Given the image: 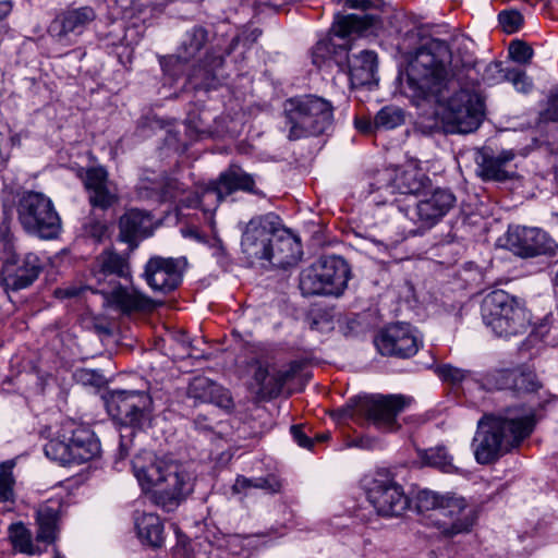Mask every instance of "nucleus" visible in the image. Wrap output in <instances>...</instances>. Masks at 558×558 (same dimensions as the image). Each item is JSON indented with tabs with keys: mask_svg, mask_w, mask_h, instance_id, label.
I'll return each instance as SVG.
<instances>
[{
	"mask_svg": "<svg viewBox=\"0 0 558 558\" xmlns=\"http://www.w3.org/2000/svg\"><path fill=\"white\" fill-rule=\"evenodd\" d=\"M535 426V415L523 408L486 413L478 421L471 442L474 459L488 465L519 448Z\"/></svg>",
	"mask_w": 558,
	"mask_h": 558,
	"instance_id": "f257e3e1",
	"label": "nucleus"
},
{
	"mask_svg": "<svg viewBox=\"0 0 558 558\" xmlns=\"http://www.w3.org/2000/svg\"><path fill=\"white\" fill-rule=\"evenodd\" d=\"M132 469L143 490H153V502L167 512L194 490L196 475L187 464L144 452L133 459Z\"/></svg>",
	"mask_w": 558,
	"mask_h": 558,
	"instance_id": "f03ea898",
	"label": "nucleus"
},
{
	"mask_svg": "<svg viewBox=\"0 0 558 558\" xmlns=\"http://www.w3.org/2000/svg\"><path fill=\"white\" fill-rule=\"evenodd\" d=\"M449 56L450 48L441 39H432L420 48L407 69L402 85L404 95L417 106L422 101L437 104L442 100L446 92H450L456 84L446 68Z\"/></svg>",
	"mask_w": 558,
	"mask_h": 558,
	"instance_id": "7ed1b4c3",
	"label": "nucleus"
},
{
	"mask_svg": "<svg viewBox=\"0 0 558 558\" xmlns=\"http://www.w3.org/2000/svg\"><path fill=\"white\" fill-rule=\"evenodd\" d=\"M481 314L485 326L505 339L522 336L531 326L524 302L504 290L492 291L483 299Z\"/></svg>",
	"mask_w": 558,
	"mask_h": 558,
	"instance_id": "20e7f679",
	"label": "nucleus"
},
{
	"mask_svg": "<svg viewBox=\"0 0 558 558\" xmlns=\"http://www.w3.org/2000/svg\"><path fill=\"white\" fill-rule=\"evenodd\" d=\"M437 105L451 133L468 134L476 131L485 118V100L474 86H463L460 78Z\"/></svg>",
	"mask_w": 558,
	"mask_h": 558,
	"instance_id": "39448f33",
	"label": "nucleus"
},
{
	"mask_svg": "<svg viewBox=\"0 0 558 558\" xmlns=\"http://www.w3.org/2000/svg\"><path fill=\"white\" fill-rule=\"evenodd\" d=\"M283 114L288 138L296 141L326 132L332 124L333 109L328 100L305 95L287 99Z\"/></svg>",
	"mask_w": 558,
	"mask_h": 558,
	"instance_id": "423d86ee",
	"label": "nucleus"
},
{
	"mask_svg": "<svg viewBox=\"0 0 558 558\" xmlns=\"http://www.w3.org/2000/svg\"><path fill=\"white\" fill-rule=\"evenodd\" d=\"M349 278L350 268L342 257L325 256L301 272L299 287L305 296H339L347 289Z\"/></svg>",
	"mask_w": 558,
	"mask_h": 558,
	"instance_id": "0eeeda50",
	"label": "nucleus"
},
{
	"mask_svg": "<svg viewBox=\"0 0 558 558\" xmlns=\"http://www.w3.org/2000/svg\"><path fill=\"white\" fill-rule=\"evenodd\" d=\"M17 219L22 227L41 239L57 238L61 219L49 197L39 192H26L17 204Z\"/></svg>",
	"mask_w": 558,
	"mask_h": 558,
	"instance_id": "6e6552de",
	"label": "nucleus"
},
{
	"mask_svg": "<svg viewBox=\"0 0 558 558\" xmlns=\"http://www.w3.org/2000/svg\"><path fill=\"white\" fill-rule=\"evenodd\" d=\"M367 500L376 512L383 517H399L410 506V500L398 484L386 471L366 475L362 481Z\"/></svg>",
	"mask_w": 558,
	"mask_h": 558,
	"instance_id": "1a4fd4ad",
	"label": "nucleus"
},
{
	"mask_svg": "<svg viewBox=\"0 0 558 558\" xmlns=\"http://www.w3.org/2000/svg\"><path fill=\"white\" fill-rule=\"evenodd\" d=\"M281 219L274 213L253 217L242 228L241 250L252 264L269 259L274 236L280 232Z\"/></svg>",
	"mask_w": 558,
	"mask_h": 558,
	"instance_id": "9d476101",
	"label": "nucleus"
},
{
	"mask_svg": "<svg viewBox=\"0 0 558 558\" xmlns=\"http://www.w3.org/2000/svg\"><path fill=\"white\" fill-rule=\"evenodd\" d=\"M151 399L143 391L112 390L107 400L108 412L122 426L140 428L148 420Z\"/></svg>",
	"mask_w": 558,
	"mask_h": 558,
	"instance_id": "9b49d317",
	"label": "nucleus"
},
{
	"mask_svg": "<svg viewBox=\"0 0 558 558\" xmlns=\"http://www.w3.org/2000/svg\"><path fill=\"white\" fill-rule=\"evenodd\" d=\"M456 196L448 189L424 192L414 204L404 208V215L421 230L435 227L454 207Z\"/></svg>",
	"mask_w": 558,
	"mask_h": 558,
	"instance_id": "f8f14e48",
	"label": "nucleus"
},
{
	"mask_svg": "<svg viewBox=\"0 0 558 558\" xmlns=\"http://www.w3.org/2000/svg\"><path fill=\"white\" fill-rule=\"evenodd\" d=\"M374 343L381 355L409 359L417 353L422 339L410 324L397 323L381 329Z\"/></svg>",
	"mask_w": 558,
	"mask_h": 558,
	"instance_id": "ddd939ff",
	"label": "nucleus"
},
{
	"mask_svg": "<svg viewBox=\"0 0 558 558\" xmlns=\"http://www.w3.org/2000/svg\"><path fill=\"white\" fill-rule=\"evenodd\" d=\"M476 521V512L473 506L454 494L445 497V504L440 508L438 518L433 520V526L446 537L471 532Z\"/></svg>",
	"mask_w": 558,
	"mask_h": 558,
	"instance_id": "4468645a",
	"label": "nucleus"
},
{
	"mask_svg": "<svg viewBox=\"0 0 558 558\" xmlns=\"http://www.w3.org/2000/svg\"><path fill=\"white\" fill-rule=\"evenodd\" d=\"M402 396H371L356 401V412L365 415L378 429L395 432L400 425L397 417L405 408Z\"/></svg>",
	"mask_w": 558,
	"mask_h": 558,
	"instance_id": "2eb2a0df",
	"label": "nucleus"
},
{
	"mask_svg": "<svg viewBox=\"0 0 558 558\" xmlns=\"http://www.w3.org/2000/svg\"><path fill=\"white\" fill-rule=\"evenodd\" d=\"M344 8L360 10L362 14H337L332 23V33L345 38L361 35L380 22V15L372 10H379L383 0H340Z\"/></svg>",
	"mask_w": 558,
	"mask_h": 558,
	"instance_id": "dca6fc26",
	"label": "nucleus"
},
{
	"mask_svg": "<svg viewBox=\"0 0 558 558\" xmlns=\"http://www.w3.org/2000/svg\"><path fill=\"white\" fill-rule=\"evenodd\" d=\"M40 271L41 262L36 254H12L2 265L0 284L5 292L20 291L33 284Z\"/></svg>",
	"mask_w": 558,
	"mask_h": 558,
	"instance_id": "f3484780",
	"label": "nucleus"
},
{
	"mask_svg": "<svg viewBox=\"0 0 558 558\" xmlns=\"http://www.w3.org/2000/svg\"><path fill=\"white\" fill-rule=\"evenodd\" d=\"M506 246L521 257H534L555 253V241L538 228L513 227L506 235Z\"/></svg>",
	"mask_w": 558,
	"mask_h": 558,
	"instance_id": "a211bd4d",
	"label": "nucleus"
},
{
	"mask_svg": "<svg viewBox=\"0 0 558 558\" xmlns=\"http://www.w3.org/2000/svg\"><path fill=\"white\" fill-rule=\"evenodd\" d=\"M95 17V11L90 7L68 9L51 21L48 33L58 44L71 46Z\"/></svg>",
	"mask_w": 558,
	"mask_h": 558,
	"instance_id": "6ab92c4d",
	"label": "nucleus"
},
{
	"mask_svg": "<svg viewBox=\"0 0 558 558\" xmlns=\"http://www.w3.org/2000/svg\"><path fill=\"white\" fill-rule=\"evenodd\" d=\"M253 175L245 172L240 166L231 165L222 171L219 177L211 181L204 190L205 199H211L217 205L235 191L253 193L265 196L262 191L256 190Z\"/></svg>",
	"mask_w": 558,
	"mask_h": 558,
	"instance_id": "aec40b11",
	"label": "nucleus"
},
{
	"mask_svg": "<svg viewBox=\"0 0 558 558\" xmlns=\"http://www.w3.org/2000/svg\"><path fill=\"white\" fill-rule=\"evenodd\" d=\"M186 259L151 257L145 266L147 284L156 292L168 293L179 287Z\"/></svg>",
	"mask_w": 558,
	"mask_h": 558,
	"instance_id": "412c9836",
	"label": "nucleus"
},
{
	"mask_svg": "<svg viewBox=\"0 0 558 558\" xmlns=\"http://www.w3.org/2000/svg\"><path fill=\"white\" fill-rule=\"evenodd\" d=\"M208 41V32L203 26H193L184 34L177 53L163 58L161 66L165 72L175 77L184 72V65L196 58Z\"/></svg>",
	"mask_w": 558,
	"mask_h": 558,
	"instance_id": "4be33fe9",
	"label": "nucleus"
},
{
	"mask_svg": "<svg viewBox=\"0 0 558 558\" xmlns=\"http://www.w3.org/2000/svg\"><path fill=\"white\" fill-rule=\"evenodd\" d=\"M82 179L88 202L93 208L106 210L118 203L117 186L109 180V173L105 167L87 168Z\"/></svg>",
	"mask_w": 558,
	"mask_h": 558,
	"instance_id": "5701e85b",
	"label": "nucleus"
},
{
	"mask_svg": "<svg viewBox=\"0 0 558 558\" xmlns=\"http://www.w3.org/2000/svg\"><path fill=\"white\" fill-rule=\"evenodd\" d=\"M99 293L104 295L108 306L118 310L122 314L149 312L156 307L153 299L133 286L124 287L119 282L112 287L99 289Z\"/></svg>",
	"mask_w": 558,
	"mask_h": 558,
	"instance_id": "b1692460",
	"label": "nucleus"
},
{
	"mask_svg": "<svg viewBox=\"0 0 558 558\" xmlns=\"http://www.w3.org/2000/svg\"><path fill=\"white\" fill-rule=\"evenodd\" d=\"M131 274L126 258L112 250L100 253L92 267V277L97 283V291L104 287L119 283L118 279L129 278Z\"/></svg>",
	"mask_w": 558,
	"mask_h": 558,
	"instance_id": "393cba45",
	"label": "nucleus"
},
{
	"mask_svg": "<svg viewBox=\"0 0 558 558\" xmlns=\"http://www.w3.org/2000/svg\"><path fill=\"white\" fill-rule=\"evenodd\" d=\"M62 430L66 432L74 463L89 461L99 454L100 444L89 427L68 422L63 425Z\"/></svg>",
	"mask_w": 558,
	"mask_h": 558,
	"instance_id": "a878e982",
	"label": "nucleus"
},
{
	"mask_svg": "<svg viewBox=\"0 0 558 558\" xmlns=\"http://www.w3.org/2000/svg\"><path fill=\"white\" fill-rule=\"evenodd\" d=\"M187 396L198 403H213L225 410L233 408L229 391L205 376H197L191 380Z\"/></svg>",
	"mask_w": 558,
	"mask_h": 558,
	"instance_id": "bb28decb",
	"label": "nucleus"
},
{
	"mask_svg": "<svg viewBox=\"0 0 558 558\" xmlns=\"http://www.w3.org/2000/svg\"><path fill=\"white\" fill-rule=\"evenodd\" d=\"M269 253V259L265 262L287 268L301 259L302 248L296 238L281 227L280 232L274 236Z\"/></svg>",
	"mask_w": 558,
	"mask_h": 558,
	"instance_id": "cd10ccee",
	"label": "nucleus"
},
{
	"mask_svg": "<svg viewBox=\"0 0 558 558\" xmlns=\"http://www.w3.org/2000/svg\"><path fill=\"white\" fill-rule=\"evenodd\" d=\"M514 159L512 150H502L497 156L482 150L476 157L477 173L485 181H506L513 175L508 165Z\"/></svg>",
	"mask_w": 558,
	"mask_h": 558,
	"instance_id": "c85d7f7f",
	"label": "nucleus"
},
{
	"mask_svg": "<svg viewBox=\"0 0 558 558\" xmlns=\"http://www.w3.org/2000/svg\"><path fill=\"white\" fill-rule=\"evenodd\" d=\"M153 220L149 214L140 209H129L119 221L120 239L133 244L138 239L151 234Z\"/></svg>",
	"mask_w": 558,
	"mask_h": 558,
	"instance_id": "c756f323",
	"label": "nucleus"
},
{
	"mask_svg": "<svg viewBox=\"0 0 558 558\" xmlns=\"http://www.w3.org/2000/svg\"><path fill=\"white\" fill-rule=\"evenodd\" d=\"M349 75L353 86H365L376 81L377 54L362 50L348 57Z\"/></svg>",
	"mask_w": 558,
	"mask_h": 558,
	"instance_id": "7c9ffc66",
	"label": "nucleus"
},
{
	"mask_svg": "<svg viewBox=\"0 0 558 558\" xmlns=\"http://www.w3.org/2000/svg\"><path fill=\"white\" fill-rule=\"evenodd\" d=\"M500 389H509L517 395H524L537 391L542 385L532 371L505 369L498 373Z\"/></svg>",
	"mask_w": 558,
	"mask_h": 558,
	"instance_id": "2f4dec72",
	"label": "nucleus"
},
{
	"mask_svg": "<svg viewBox=\"0 0 558 558\" xmlns=\"http://www.w3.org/2000/svg\"><path fill=\"white\" fill-rule=\"evenodd\" d=\"M447 61L450 62L452 74L450 77L454 80L460 78V83L462 80L468 81H477V76H473L477 66L481 65L474 54L468 49L465 45L460 46L454 53L450 51V56L447 58Z\"/></svg>",
	"mask_w": 558,
	"mask_h": 558,
	"instance_id": "473e14b6",
	"label": "nucleus"
},
{
	"mask_svg": "<svg viewBox=\"0 0 558 558\" xmlns=\"http://www.w3.org/2000/svg\"><path fill=\"white\" fill-rule=\"evenodd\" d=\"M426 178L417 169L410 168L396 173L391 183H388L385 189L391 193L398 192L400 194L418 195L423 194Z\"/></svg>",
	"mask_w": 558,
	"mask_h": 558,
	"instance_id": "72a5a7b5",
	"label": "nucleus"
},
{
	"mask_svg": "<svg viewBox=\"0 0 558 558\" xmlns=\"http://www.w3.org/2000/svg\"><path fill=\"white\" fill-rule=\"evenodd\" d=\"M137 535L141 541L154 548L163 543V525L158 515L142 513L135 519Z\"/></svg>",
	"mask_w": 558,
	"mask_h": 558,
	"instance_id": "f704fd0d",
	"label": "nucleus"
},
{
	"mask_svg": "<svg viewBox=\"0 0 558 558\" xmlns=\"http://www.w3.org/2000/svg\"><path fill=\"white\" fill-rule=\"evenodd\" d=\"M59 512L60 504L58 501L47 502L38 507L36 511L38 541L52 542L54 539Z\"/></svg>",
	"mask_w": 558,
	"mask_h": 558,
	"instance_id": "c9c22d12",
	"label": "nucleus"
},
{
	"mask_svg": "<svg viewBox=\"0 0 558 558\" xmlns=\"http://www.w3.org/2000/svg\"><path fill=\"white\" fill-rule=\"evenodd\" d=\"M421 465L438 469L444 473H454L458 468L453 464V458L444 446H437L417 452Z\"/></svg>",
	"mask_w": 558,
	"mask_h": 558,
	"instance_id": "e433bc0d",
	"label": "nucleus"
},
{
	"mask_svg": "<svg viewBox=\"0 0 558 558\" xmlns=\"http://www.w3.org/2000/svg\"><path fill=\"white\" fill-rule=\"evenodd\" d=\"M276 381L275 366L259 363L253 375L256 395L262 399L277 397L278 385H276Z\"/></svg>",
	"mask_w": 558,
	"mask_h": 558,
	"instance_id": "4c0bfd02",
	"label": "nucleus"
},
{
	"mask_svg": "<svg viewBox=\"0 0 558 558\" xmlns=\"http://www.w3.org/2000/svg\"><path fill=\"white\" fill-rule=\"evenodd\" d=\"M445 497H448V494L439 495L428 489L420 490L415 496V509L417 513L426 517L430 521L428 524L432 526L433 520L439 517L440 508L445 504Z\"/></svg>",
	"mask_w": 558,
	"mask_h": 558,
	"instance_id": "58836bf2",
	"label": "nucleus"
},
{
	"mask_svg": "<svg viewBox=\"0 0 558 558\" xmlns=\"http://www.w3.org/2000/svg\"><path fill=\"white\" fill-rule=\"evenodd\" d=\"M62 438L50 439L44 448L45 454L48 459L59 462L60 464H71L73 458L70 450V444L68 440L66 432L62 430Z\"/></svg>",
	"mask_w": 558,
	"mask_h": 558,
	"instance_id": "ea45409f",
	"label": "nucleus"
},
{
	"mask_svg": "<svg viewBox=\"0 0 558 558\" xmlns=\"http://www.w3.org/2000/svg\"><path fill=\"white\" fill-rule=\"evenodd\" d=\"M508 69L502 68V63L498 61L483 63L477 66L473 76H477V81H471L472 83L483 82L488 85H496L507 81Z\"/></svg>",
	"mask_w": 558,
	"mask_h": 558,
	"instance_id": "a19ab883",
	"label": "nucleus"
},
{
	"mask_svg": "<svg viewBox=\"0 0 558 558\" xmlns=\"http://www.w3.org/2000/svg\"><path fill=\"white\" fill-rule=\"evenodd\" d=\"M15 460H7L0 463V502L14 504L15 501V477L13 469Z\"/></svg>",
	"mask_w": 558,
	"mask_h": 558,
	"instance_id": "79ce46f5",
	"label": "nucleus"
},
{
	"mask_svg": "<svg viewBox=\"0 0 558 558\" xmlns=\"http://www.w3.org/2000/svg\"><path fill=\"white\" fill-rule=\"evenodd\" d=\"M9 537L13 547L20 553L35 554L32 532L22 522L13 523L9 526Z\"/></svg>",
	"mask_w": 558,
	"mask_h": 558,
	"instance_id": "37998d69",
	"label": "nucleus"
},
{
	"mask_svg": "<svg viewBox=\"0 0 558 558\" xmlns=\"http://www.w3.org/2000/svg\"><path fill=\"white\" fill-rule=\"evenodd\" d=\"M404 122V112L395 106L381 108L374 118V128L376 130H391Z\"/></svg>",
	"mask_w": 558,
	"mask_h": 558,
	"instance_id": "c03bdc74",
	"label": "nucleus"
},
{
	"mask_svg": "<svg viewBox=\"0 0 558 558\" xmlns=\"http://www.w3.org/2000/svg\"><path fill=\"white\" fill-rule=\"evenodd\" d=\"M177 203L184 207H201L205 214L210 215L217 208V203H214L211 199H205L204 191L198 194L197 192L187 191L185 189V194L181 195Z\"/></svg>",
	"mask_w": 558,
	"mask_h": 558,
	"instance_id": "a18cd8bd",
	"label": "nucleus"
},
{
	"mask_svg": "<svg viewBox=\"0 0 558 558\" xmlns=\"http://www.w3.org/2000/svg\"><path fill=\"white\" fill-rule=\"evenodd\" d=\"M436 373L441 380L452 385L461 384L470 376L469 371L452 366L450 364L439 365L436 368Z\"/></svg>",
	"mask_w": 558,
	"mask_h": 558,
	"instance_id": "49530a36",
	"label": "nucleus"
},
{
	"mask_svg": "<svg viewBox=\"0 0 558 558\" xmlns=\"http://www.w3.org/2000/svg\"><path fill=\"white\" fill-rule=\"evenodd\" d=\"M498 21L504 32L512 34L521 27L523 23L522 14L517 10H505L498 14Z\"/></svg>",
	"mask_w": 558,
	"mask_h": 558,
	"instance_id": "de8ad7c7",
	"label": "nucleus"
},
{
	"mask_svg": "<svg viewBox=\"0 0 558 558\" xmlns=\"http://www.w3.org/2000/svg\"><path fill=\"white\" fill-rule=\"evenodd\" d=\"M74 379L83 386L101 387L106 379L104 375L96 369L80 368L74 373Z\"/></svg>",
	"mask_w": 558,
	"mask_h": 558,
	"instance_id": "09e8293b",
	"label": "nucleus"
},
{
	"mask_svg": "<svg viewBox=\"0 0 558 558\" xmlns=\"http://www.w3.org/2000/svg\"><path fill=\"white\" fill-rule=\"evenodd\" d=\"M507 82H510L518 92L523 94L530 93L533 88L532 80L524 71L517 68L508 69Z\"/></svg>",
	"mask_w": 558,
	"mask_h": 558,
	"instance_id": "8fccbe9b",
	"label": "nucleus"
},
{
	"mask_svg": "<svg viewBox=\"0 0 558 558\" xmlns=\"http://www.w3.org/2000/svg\"><path fill=\"white\" fill-rule=\"evenodd\" d=\"M509 54L513 61L525 64L531 60L533 49L524 41L513 40L509 46Z\"/></svg>",
	"mask_w": 558,
	"mask_h": 558,
	"instance_id": "3c124183",
	"label": "nucleus"
},
{
	"mask_svg": "<svg viewBox=\"0 0 558 558\" xmlns=\"http://www.w3.org/2000/svg\"><path fill=\"white\" fill-rule=\"evenodd\" d=\"M255 488L262 489L267 494H278L282 488V481L276 474L255 477Z\"/></svg>",
	"mask_w": 558,
	"mask_h": 558,
	"instance_id": "603ef678",
	"label": "nucleus"
},
{
	"mask_svg": "<svg viewBox=\"0 0 558 558\" xmlns=\"http://www.w3.org/2000/svg\"><path fill=\"white\" fill-rule=\"evenodd\" d=\"M185 194V186L177 179H168L161 189V195L165 201L177 202L181 195Z\"/></svg>",
	"mask_w": 558,
	"mask_h": 558,
	"instance_id": "864d4df0",
	"label": "nucleus"
},
{
	"mask_svg": "<svg viewBox=\"0 0 558 558\" xmlns=\"http://www.w3.org/2000/svg\"><path fill=\"white\" fill-rule=\"evenodd\" d=\"M300 369L298 362H291L289 365L281 368L275 367L276 385H278V395L281 392L286 383L292 379Z\"/></svg>",
	"mask_w": 558,
	"mask_h": 558,
	"instance_id": "5fc2aeb1",
	"label": "nucleus"
},
{
	"mask_svg": "<svg viewBox=\"0 0 558 558\" xmlns=\"http://www.w3.org/2000/svg\"><path fill=\"white\" fill-rule=\"evenodd\" d=\"M291 434L295 442L303 447L310 449L314 441L304 433L303 428L299 425L291 426Z\"/></svg>",
	"mask_w": 558,
	"mask_h": 558,
	"instance_id": "6e6d98bb",
	"label": "nucleus"
},
{
	"mask_svg": "<svg viewBox=\"0 0 558 558\" xmlns=\"http://www.w3.org/2000/svg\"><path fill=\"white\" fill-rule=\"evenodd\" d=\"M328 51V45L325 41H318L312 50V62L320 68L325 62V56Z\"/></svg>",
	"mask_w": 558,
	"mask_h": 558,
	"instance_id": "4d7b16f0",
	"label": "nucleus"
},
{
	"mask_svg": "<svg viewBox=\"0 0 558 558\" xmlns=\"http://www.w3.org/2000/svg\"><path fill=\"white\" fill-rule=\"evenodd\" d=\"M255 477L247 478L245 476L239 475L234 484L232 485V490L235 494L246 493L251 488H255Z\"/></svg>",
	"mask_w": 558,
	"mask_h": 558,
	"instance_id": "13d9d810",
	"label": "nucleus"
},
{
	"mask_svg": "<svg viewBox=\"0 0 558 558\" xmlns=\"http://www.w3.org/2000/svg\"><path fill=\"white\" fill-rule=\"evenodd\" d=\"M125 432H128V434H123V432L120 434L119 452L121 458L129 454L132 442L131 437L134 436V428L125 427Z\"/></svg>",
	"mask_w": 558,
	"mask_h": 558,
	"instance_id": "bf43d9fd",
	"label": "nucleus"
},
{
	"mask_svg": "<svg viewBox=\"0 0 558 558\" xmlns=\"http://www.w3.org/2000/svg\"><path fill=\"white\" fill-rule=\"evenodd\" d=\"M86 232L96 241H101L107 232V226L100 221H93L86 226Z\"/></svg>",
	"mask_w": 558,
	"mask_h": 558,
	"instance_id": "052dcab7",
	"label": "nucleus"
},
{
	"mask_svg": "<svg viewBox=\"0 0 558 558\" xmlns=\"http://www.w3.org/2000/svg\"><path fill=\"white\" fill-rule=\"evenodd\" d=\"M546 116L549 120L558 122V95H555L550 98L546 110Z\"/></svg>",
	"mask_w": 558,
	"mask_h": 558,
	"instance_id": "680f3d73",
	"label": "nucleus"
},
{
	"mask_svg": "<svg viewBox=\"0 0 558 558\" xmlns=\"http://www.w3.org/2000/svg\"><path fill=\"white\" fill-rule=\"evenodd\" d=\"M14 2L12 0H0V22L4 21L13 11Z\"/></svg>",
	"mask_w": 558,
	"mask_h": 558,
	"instance_id": "e2e57ef3",
	"label": "nucleus"
},
{
	"mask_svg": "<svg viewBox=\"0 0 558 558\" xmlns=\"http://www.w3.org/2000/svg\"><path fill=\"white\" fill-rule=\"evenodd\" d=\"M355 126L359 131H361L363 133H371V132H373V130H376L374 128V120L371 121L368 119H356Z\"/></svg>",
	"mask_w": 558,
	"mask_h": 558,
	"instance_id": "0e129e2a",
	"label": "nucleus"
},
{
	"mask_svg": "<svg viewBox=\"0 0 558 558\" xmlns=\"http://www.w3.org/2000/svg\"><path fill=\"white\" fill-rule=\"evenodd\" d=\"M78 294L77 289H59L57 290V295L60 298H73Z\"/></svg>",
	"mask_w": 558,
	"mask_h": 558,
	"instance_id": "69168bd1",
	"label": "nucleus"
},
{
	"mask_svg": "<svg viewBox=\"0 0 558 558\" xmlns=\"http://www.w3.org/2000/svg\"><path fill=\"white\" fill-rule=\"evenodd\" d=\"M353 445L355 447L371 449L373 447V441L368 438H360L354 440Z\"/></svg>",
	"mask_w": 558,
	"mask_h": 558,
	"instance_id": "338daca9",
	"label": "nucleus"
},
{
	"mask_svg": "<svg viewBox=\"0 0 558 558\" xmlns=\"http://www.w3.org/2000/svg\"><path fill=\"white\" fill-rule=\"evenodd\" d=\"M260 31L258 28H255L251 32L252 41H255L257 37L260 35Z\"/></svg>",
	"mask_w": 558,
	"mask_h": 558,
	"instance_id": "774afa93",
	"label": "nucleus"
}]
</instances>
